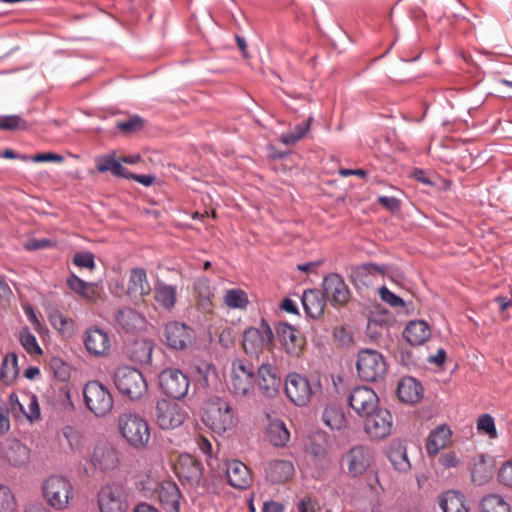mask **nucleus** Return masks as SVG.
I'll return each instance as SVG.
<instances>
[{
	"instance_id": "obj_1",
	"label": "nucleus",
	"mask_w": 512,
	"mask_h": 512,
	"mask_svg": "<svg viewBox=\"0 0 512 512\" xmlns=\"http://www.w3.org/2000/svg\"><path fill=\"white\" fill-rule=\"evenodd\" d=\"M121 436L135 449L147 447L150 440V427L145 418L133 413H124L118 418Z\"/></svg>"
},
{
	"instance_id": "obj_2",
	"label": "nucleus",
	"mask_w": 512,
	"mask_h": 512,
	"mask_svg": "<svg viewBox=\"0 0 512 512\" xmlns=\"http://www.w3.org/2000/svg\"><path fill=\"white\" fill-rule=\"evenodd\" d=\"M42 495L50 507L61 511L66 509L72 500L73 487L66 477L51 475L42 484Z\"/></svg>"
},
{
	"instance_id": "obj_3",
	"label": "nucleus",
	"mask_w": 512,
	"mask_h": 512,
	"mask_svg": "<svg viewBox=\"0 0 512 512\" xmlns=\"http://www.w3.org/2000/svg\"><path fill=\"white\" fill-rule=\"evenodd\" d=\"M202 420L217 434H222L235 425L232 407L220 398H215L207 404Z\"/></svg>"
},
{
	"instance_id": "obj_4",
	"label": "nucleus",
	"mask_w": 512,
	"mask_h": 512,
	"mask_svg": "<svg viewBox=\"0 0 512 512\" xmlns=\"http://www.w3.org/2000/svg\"><path fill=\"white\" fill-rule=\"evenodd\" d=\"M117 390L131 400L140 399L147 391L148 385L143 374L129 366L119 367L114 373Z\"/></svg>"
},
{
	"instance_id": "obj_5",
	"label": "nucleus",
	"mask_w": 512,
	"mask_h": 512,
	"mask_svg": "<svg viewBox=\"0 0 512 512\" xmlns=\"http://www.w3.org/2000/svg\"><path fill=\"white\" fill-rule=\"evenodd\" d=\"M84 403L96 417H104L113 408V397L109 389L97 380L88 381L83 387Z\"/></svg>"
},
{
	"instance_id": "obj_6",
	"label": "nucleus",
	"mask_w": 512,
	"mask_h": 512,
	"mask_svg": "<svg viewBox=\"0 0 512 512\" xmlns=\"http://www.w3.org/2000/svg\"><path fill=\"white\" fill-rule=\"evenodd\" d=\"M321 388L320 382L312 384L307 377L291 372L285 379V393L288 399L296 406H306L312 395Z\"/></svg>"
},
{
	"instance_id": "obj_7",
	"label": "nucleus",
	"mask_w": 512,
	"mask_h": 512,
	"mask_svg": "<svg viewBox=\"0 0 512 512\" xmlns=\"http://www.w3.org/2000/svg\"><path fill=\"white\" fill-rule=\"evenodd\" d=\"M356 368L358 376L368 382L383 379L387 371L384 357L376 350L362 349L358 353Z\"/></svg>"
},
{
	"instance_id": "obj_8",
	"label": "nucleus",
	"mask_w": 512,
	"mask_h": 512,
	"mask_svg": "<svg viewBox=\"0 0 512 512\" xmlns=\"http://www.w3.org/2000/svg\"><path fill=\"white\" fill-rule=\"evenodd\" d=\"M230 389L236 395H247L253 388L255 369L253 364L242 358L232 361Z\"/></svg>"
},
{
	"instance_id": "obj_9",
	"label": "nucleus",
	"mask_w": 512,
	"mask_h": 512,
	"mask_svg": "<svg viewBox=\"0 0 512 512\" xmlns=\"http://www.w3.org/2000/svg\"><path fill=\"white\" fill-rule=\"evenodd\" d=\"M159 386L167 397L179 400L187 395L190 382L181 370L167 368L159 374Z\"/></svg>"
},
{
	"instance_id": "obj_10",
	"label": "nucleus",
	"mask_w": 512,
	"mask_h": 512,
	"mask_svg": "<svg viewBox=\"0 0 512 512\" xmlns=\"http://www.w3.org/2000/svg\"><path fill=\"white\" fill-rule=\"evenodd\" d=\"M273 337L270 325L265 319H261L257 328L250 327L244 331L243 349L246 354L256 355L271 344Z\"/></svg>"
},
{
	"instance_id": "obj_11",
	"label": "nucleus",
	"mask_w": 512,
	"mask_h": 512,
	"mask_svg": "<svg viewBox=\"0 0 512 512\" xmlns=\"http://www.w3.org/2000/svg\"><path fill=\"white\" fill-rule=\"evenodd\" d=\"M98 506L101 512H126L127 495L119 484H107L98 492Z\"/></svg>"
},
{
	"instance_id": "obj_12",
	"label": "nucleus",
	"mask_w": 512,
	"mask_h": 512,
	"mask_svg": "<svg viewBox=\"0 0 512 512\" xmlns=\"http://www.w3.org/2000/svg\"><path fill=\"white\" fill-rule=\"evenodd\" d=\"M364 430L373 440L387 437L392 430V415L387 409L376 408L364 417Z\"/></svg>"
},
{
	"instance_id": "obj_13",
	"label": "nucleus",
	"mask_w": 512,
	"mask_h": 512,
	"mask_svg": "<svg viewBox=\"0 0 512 512\" xmlns=\"http://www.w3.org/2000/svg\"><path fill=\"white\" fill-rule=\"evenodd\" d=\"M155 418L161 429H175L184 423L186 412L177 403L162 399L156 404Z\"/></svg>"
},
{
	"instance_id": "obj_14",
	"label": "nucleus",
	"mask_w": 512,
	"mask_h": 512,
	"mask_svg": "<svg viewBox=\"0 0 512 512\" xmlns=\"http://www.w3.org/2000/svg\"><path fill=\"white\" fill-rule=\"evenodd\" d=\"M343 462L348 475L355 478L368 470L373 462V454L368 447L357 445L343 455Z\"/></svg>"
},
{
	"instance_id": "obj_15",
	"label": "nucleus",
	"mask_w": 512,
	"mask_h": 512,
	"mask_svg": "<svg viewBox=\"0 0 512 512\" xmlns=\"http://www.w3.org/2000/svg\"><path fill=\"white\" fill-rule=\"evenodd\" d=\"M174 470L182 484L190 487L198 486L203 475L201 463L190 454H181Z\"/></svg>"
},
{
	"instance_id": "obj_16",
	"label": "nucleus",
	"mask_w": 512,
	"mask_h": 512,
	"mask_svg": "<svg viewBox=\"0 0 512 512\" xmlns=\"http://www.w3.org/2000/svg\"><path fill=\"white\" fill-rule=\"evenodd\" d=\"M348 402L358 416L364 417L378 408L379 398L373 389L358 386L350 392Z\"/></svg>"
},
{
	"instance_id": "obj_17",
	"label": "nucleus",
	"mask_w": 512,
	"mask_h": 512,
	"mask_svg": "<svg viewBox=\"0 0 512 512\" xmlns=\"http://www.w3.org/2000/svg\"><path fill=\"white\" fill-rule=\"evenodd\" d=\"M323 292L333 306H344L351 297L350 290L343 277L337 273H330L322 282Z\"/></svg>"
},
{
	"instance_id": "obj_18",
	"label": "nucleus",
	"mask_w": 512,
	"mask_h": 512,
	"mask_svg": "<svg viewBox=\"0 0 512 512\" xmlns=\"http://www.w3.org/2000/svg\"><path fill=\"white\" fill-rule=\"evenodd\" d=\"M257 386L261 394L267 398H275L281 389L282 380L278 369L267 363H263L257 370Z\"/></svg>"
},
{
	"instance_id": "obj_19",
	"label": "nucleus",
	"mask_w": 512,
	"mask_h": 512,
	"mask_svg": "<svg viewBox=\"0 0 512 512\" xmlns=\"http://www.w3.org/2000/svg\"><path fill=\"white\" fill-rule=\"evenodd\" d=\"M163 336L170 348L183 350L192 341L193 331L185 323L171 321L165 325Z\"/></svg>"
},
{
	"instance_id": "obj_20",
	"label": "nucleus",
	"mask_w": 512,
	"mask_h": 512,
	"mask_svg": "<svg viewBox=\"0 0 512 512\" xmlns=\"http://www.w3.org/2000/svg\"><path fill=\"white\" fill-rule=\"evenodd\" d=\"M223 469L227 483L231 487L244 490L251 486L253 478L250 469L240 460L225 461Z\"/></svg>"
},
{
	"instance_id": "obj_21",
	"label": "nucleus",
	"mask_w": 512,
	"mask_h": 512,
	"mask_svg": "<svg viewBox=\"0 0 512 512\" xmlns=\"http://www.w3.org/2000/svg\"><path fill=\"white\" fill-rule=\"evenodd\" d=\"M90 461L102 472L114 470L119 465L118 451L108 443L98 444L93 449Z\"/></svg>"
},
{
	"instance_id": "obj_22",
	"label": "nucleus",
	"mask_w": 512,
	"mask_h": 512,
	"mask_svg": "<svg viewBox=\"0 0 512 512\" xmlns=\"http://www.w3.org/2000/svg\"><path fill=\"white\" fill-rule=\"evenodd\" d=\"M294 465L289 460H272L265 468V478L271 484H284L294 475Z\"/></svg>"
},
{
	"instance_id": "obj_23",
	"label": "nucleus",
	"mask_w": 512,
	"mask_h": 512,
	"mask_svg": "<svg viewBox=\"0 0 512 512\" xmlns=\"http://www.w3.org/2000/svg\"><path fill=\"white\" fill-rule=\"evenodd\" d=\"M276 333L280 344L285 352L291 356H297L301 352L302 342L299 338V332L287 323H279L276 327Z\"/></svg>"
},
{
	"instance_id": "obj_24",
	"label": "nucleus",
	"mask_w": 512,
	"mask_h": 512,
	"mask_svg": "<svg viewBox=\"0 0 512 512\" xmlns=\"http://www.w3.org/2000/svg\"><path fill=\"white\" fill-rule=\"evenodd\" d=\"M84 345L91 355L102 356L110 348V339L104 330L90 328L85 332Z\"/></svg>"
},
{
	"instance_id": "obj_25",
	"label": "nucleus",
	"mask_w": 512,
	"mask_h": 512,
	"mask_svg": "<svg viewBox=\"0 0 512 512\" xmlns=\"http://www.w3.org/2000/svg\"><path fill=\"white\" fill-rule=\"evenodd\" d=\"M326 300L324 292L318 289L304 291L301 298L306 315L312 319H318L322 316L326 307Z\"/></svg>"
},
{
	"instance_id": "obj_26",
	"label": "nucleus",
	"mask_w": 512,
	"mask_h": 512,
	"mask_svg": "<svg viewBox=\"0 0 512 512\" xmlns=\"http://www.w3.org/2000/svg\"><path fill=\"white\" fill-rule=\"evenodd\" d=\"M180 497V490L174 482L164 481L160 484L158 498L166 512H179Z\"/></svg>"
},
{
	"instance_id": "obj_27",
	"label": "nucleus",
	"mask_w": 512,
	"mask_h": 512,
	"mask_svg": "<svg viewBox=\"0 0 512 512\" xmlns=\"http://www.w3.org/2000/svg\"><path fill=\"white\" fill-rule=\"evenodd\" d=\"M115 320L123 330L129 333L143 330L146 327V318L129 307L120 309L115 315Z\"/></svg>"
},
{
	"instance_id": "obj_28",
	"label": "nucleus",
	"mask_w": 512,
	"mask_h": 512,
	"mask_svg": "<svg viewBox=\"0 0 512 512\" xmlns=\"http://www.w3.org/2000/svg\"><path fill=\"white\" fill-rule=\"evenodd\" d=\"M493 465L490 457L480 454L473 458L470 465L471 481L478 485L486 484L492 477Z\"/></svg>"
},
{
	"instance_id": "obj_29",
	"label": "nucleus",
	"mask_w": 512,
	"mask_h": 512,
	"mask_svg": "<svg viewBox=\"0 0 512 512\" xmlns=\"http://www.w3.org/2000/svg\"><path fill=\"white\" fill-rule=\"evenodd\" d=\"M177 286L167 284L157 279L154 283V299L157 304L167 311H171L177 303Z\"/></svg>"
},
{
	"instance_id": "obj_30",
	"label": "nucleus",
	"mask_w": 512,
	"mask_h": 512,
	"mask_svg": "<svg viewBox=\"0 0 512 512\" xmlns=\"http://www.w3.org/2000/svg\"><path fill=\"white\" fill-rule=\"evenodd\" d=\"M451 429L443 424L433 429L426 440V451L428 456H436L441 449H444L451 439Z\"/></svg>"
},
{
	"instance_id": "obj_31",
	"label": "nucleus",
	"mask_w": 512,
	"mask_h": 512,
	"mask_svg": "<svg viewBox=\"0 0 512 512\" xmlns=\"http://www.w3.org/2000/svg\"><path fill=\"white\" fill-rule=\"evenodd\" d=\"M154 343L148 339H136L132 342L129 349V357L132 362L140 366H150L152 364V353Z\"/></svg>"
},
{
	"instance_id": "obj_32",
	"label": "nucleus",
	"mask_w": 512,
	"mask_h": 512,
	"mask_svg": "<svg viewBox=\"0 0 512 512\" xmlns=\"http://www.w3.org/2000/svg\"><path fill=\"white\" fill-rule=\"evenodd\" d=\"M397 395L402 402L417 403L423 396V387L413 377H404L397 387Z\"/></svg>"
},
{
	"instance_id": "obj_33",
	"label": "nucleus",
	"mask_w": 512,
	"mask_h": 512,
	"mask_svg": "<svg viewBox=\"0 0 512 512\" xmlns=\"http://www.w3.org/2000/svg\"><path fill=\"white\" fill-rule=\"evenodd\" d=\"M430 336V327L423 320L410 321L403 331L404 339L413 346L424 344Z\"/></svg>"
},
{
	"instance_id": "obj_34",
	"label": "nucleus",
	"mask_w": 512,
	"mask_h": 512,
	"mask_svg": "<svg viewBox=\"0 0 512 512\" xmlns=\"http://www.w3.org/2000/svg\"><path fill=\"white\" fill-rule=\"evenodd\" d=\"M439 506L443 512H469L465 496L454 490L443 492L439 496Z\"/></svg>"
},
{
	"instance_id": "obj_35",
	"label": "nucleus",
	"mask_w": 512,
	"mask_h": 512,
	"mask_svg": "<svg viewBox=\"0 0 512 512\" xmlns=\"http://www.w3.org/2000/svg\"><path fill=\"white\" fill-rule=\"evenodd\" d=\"M3 457L15 467L26 464L30 457L29 449L18 440L10 441L2 449Z\"/></svg>"
},
{
	"instance_id": "obj_36",
	"label": "nucleus",
	"mask_w": 512,
	"mask_h": 512,
	"mask_svg": "<svg viewBox=\"0 0 512 512\" xmlns=\"http://www.w3.org/2000/svg\"><path fill=\"white\" fill-rule=\"evenodd\" d=\"M128 294L133 296H148L151 288L147 279V273L143 268H133L128 280Z\"/></svg>"
},
{
	"instance_id": "obj_37",
	"label": "nucleus",
	"mask_w": 512,
	"mask_h": 512,
	"mask_svg": "<svg viewBox=\"0 0 512 512\" xmlns=\"http://www.w3.org/2000/svg\"><path fill=\"white\" fill-rule=\"evenodd\" d=\"M387 457L393 467L398 471H408L411 467L407 456L405 444L400 440H394L390 443L387 450Z\"/></svg>"
},
{
	"instance_id": "obj_38",
	"label": "nucleus",
	"mask_w": 512,
	"mask_h": 512,
	"mask_svg": "<svg viewBox=\"0 0 512 512\" xmlns=\"http://www.w3.org/2000/svg\"><path fill=\"white\" fill-rule=\"evenodd\" d=\"M387 267L385 265H378L375 263H365L352 268L351 279L354 283L367 284L370 277L379 274L384 275Z\"/></svg>"
},
{
	"instance_id": "obj_39",
	"label": "nucleus",
	"mask_w": 512,
	"mask_h": 512,
	"mask_svg": "<svg viewBox=\"0 0 512 512\" xmlns=\"http://www.w3.org/2000/svg\"><path fill=\"white\" fill-rule=\"evenodd\" d=\"M66 284L70 290L84 299L93 300L96 297L95 284L82 280L75 273L68 276Z\"/></svg>"
},
{
	"instance_id": "obj_40",
	"label": "nucleus",
	"mask_w": 512,
	"mask_h": 512,
	"mask_svg": "<svg viewBox=\"0 0 512 512\" xmlns=\"http://www.w3.org/2000/svg\"><path fill=\"white\" fill-rule=\"evenodd\" d=\"M267 438L275 447H284L290 439V432L281 420L272 421L267 429Z\"/></svg>"
},
{
	"instance_id": "obj_41",
	"label": "nucleus",
	"mask_w": 512,
	"mask_h": 512,
	"mask_svg": "<svg viewBox=\"0 0 512 512\" xmlns=\"http://www.w3.org/2000/svg\"><path fill=\"white\" fill-rule=\"evenodd\" d=\"M322 420L324 424L331 430H341L346 425V417L341 408L335 405H328L325 407Z\"/></svg>"
},
{
	"instance_id": "obj_42",
	"label": "nucleus",
	"mask_w": 512,
	"mask_h": 512,
	"mask_svg": "<svg viewBox=\"0 0 512 512\" xmlns=\"http://www.w3.org/2000/svg\"><path fill=\"white\" fill-rule=\"evenodd\" d=\"M18 357L15 353H8L1 364L0 379L5 384L12 383L18 376Z\"/></svg>"
},
{
	"instance_id": "obj_43",
	"label": "nucleus",
	"mask_w": 512,
	"mask_h": 512,
	"mask_svg": "<svg viewBox=\"0 0 512 512\" xmlns=\"http://www.w3.org/2000/svg\"><path fill=\"white\" fill-rule=\"evenodd\" d=\"M481 512H511V509L503 496L489 494L481 500Z\"/></svg>"
},
{
	"instance_id": "obj_44",
	"label": "nucleus",
	"mask_w": 512,
	"mask_h": 512,
	"mask_svg": "<svg viewBox=\"0 0 512 512\" xmlns=\"http://www.w3.org/2000/svg\"><path fill=\"white\" fill-rule=\"evenodd\" d=\"M223 301L230 309H245L249 304L246 292L239 288L227 290L224 294Z\"/></svg>"
},
{
	"instance_id": "obj_45",
	"label": "nucleus",
	"mask_w": 512,
	"mask_h": 512,
	"mask_svg": "<svg viewBox=\"0 0 512 512\" xmlns=\"http://www.w3.org/2000/svg\"><path fill=\"white\" fill-rule=\"evenodd\" d=\"M146 121L141 116L130 115L125 120L116 122V128L125 135H131L141 131L145 127Z\"/></svg>"
},
{
	"instance_id": "obj_46",
	"label": "nucleus",
	"mask_w": 512,
	"mask_h": 512,
	"mask_svg": "<svg viewBox=\"0 0 512 512\" xmlns=\"http://www.w3.org/2000/svg\"><path fill=\"white\" fill-rule=\"evenodd\" d=\"M19 340L23 348L28 354L41 355L42 349L39 346L36 337L31 333L28 327H24L20 331Z\"/></svg>"
},
{
	"instance_id": "obj_47",
	"label": "nucleus",
	"mask_w": 512,
	"mask_h": 512,
	"mask_svg": "<svg viewBox=\"0 0 512 512\" xmlns=\"http://www.w3.org/2000/svg\"><path fill=\"white\" fill-rule=\"evenodd\" d=\"M28 128V122L19 115L0 116V129L3 131L26 130Z\"/></svg>"
},
{
	"instance_id": "obj_48",
	"label": "nucleus",
	"mask_w": 512,
	"mask_h": 512,
	"mask_svg": "<svg viewBox=\"0 0 512 512\" xmlns=\"http://www.w3.org/2000/svg\"><path fill=\"white\" fill-rule=\"evenodd\" d=\"M478 431L485 433L491 439L497 437V429L494 418L490 414H483L477 420Z\"/></svg>"
},
{
	"instance_id": "obj_49",
	"label": "nucleus",
	"mask_w": 512,
	"mask_h": 512,
	"mask_svg": "<svg viewBox=\"0 0 512 512\" xmlns=\"http://www.w3.org/2000/svg\"><path fill=\"white\" fill-rule=\"evenodd\" d=\"M15 498L7 486L0 484V512H14Z\"/></svg>"
},
{
	"instance_id": "obj_50",
	"label": "nucleus",
	"mask_w": 512,
	"mask_h": 512,
	"mask_svg": "<svg viewBox=\"0 0 512 512\" xmlns=\"http://www.w3.org/2000/svg\"><path fill=\"white\" fill-rule=\"evenodd\" d=\"M498 482L509 489H512V458L502 463L497 473Z\"/></svg>"
},
{
	"instance_id": "obj_51",
	"label": "nucleus",
	"mask_w": 512,
	"mask_h": 512,
	"mask_svg": "<svg viewBox=\"0 0 512 512\" xmlns=\"http://www.w3.org/2000/svg\"><path fill=\"white\" fill-rule=\"evenodd\" d=\"M73 264L80 268L93 270L95 268V256L92 252H77L73 256Z\"/></svg>"
},
{
	"instance_id": "obj_52",
	"label": "nucleus",
	"mask_w": 512,
	"mask_h": 512,
	"mask_svg": "<svg viewBox=\"0 0 512 512\" xmlns=\"http://www.w3.org/2000/svg\"><path fill=\"white\" fill-rule=\"evenodd\" d=\"M194 289L196 293L202 299L207 300V304H210V298L212 296V291L210 287V281L208 278H199L194 285Z\"/></svg>"
},
{
	"instance_id": "obj_53",
	"label": "nucleus",
	"mask_w": 512,
	"mask_h": 512,
	"mask_svg": "<svg viewBox=\"0 0 512 512\" xmlns=\"http://www.w3.org/2000/svg\"><path fill=\"white\" fill-rule=\"evenodd\" d=\"M379 295L382 301H384L385 303L389 304L392 307L404 306L403 299L394 294L385 286L379 289Z\"/></svg>"
},
{
	"instance_id": "obj_54",
	"label": "nucleus",
	"mask_w": 512,
	"mask_h": 512,
	"mask_svg": "<svg viewBox=\"0 0 512 512\" xmlns=\"http://www.w3.org/2000/svg\"><path fill=\"white\" fill-rule=\"evenodd\" d=\"M19 405H20V408H21L22 412L24 413V415L30 421L37 420L40 418V408H39L37 398L35 396H32L29 398L27 411L23 410V407L21 404H19Z\"/></svg>"
},
{
	"instance_id": "obj_55",
	"label": "nucleus",
	"mask_w": 512,
	"mask_h": 512,
	"mask_svg": "<svg viewBox=\"0 0 512 512\" xmlns=\"http://www.w3.org/2000/svg\"><path fill=\"white\" fill-rule=\"evenodd\" d=\"M115 158L113 155L105 154L96 158V168L100 173L111 172Z\"/></svg>"
},
{
	"instance_id": "obj_56",
	"label": "nucleus",
	"mask_w": 512,
	"mask_h": 512,
	"mask_svg": "<svg viewBox=\"0 0 512 512\" xmlns=\"http://www.w3.org/2000/svg\"><path fill=\"white\" fill-rule=\"evenodd\" d=\"M378 203L391 212H396L401 207V202L398 198L393 196H379L377 199Z\"/></svg>"
},
{
	"instance_id": "obj_57",
	"label": "nucleus",
	"mask_w": 512,
	"mask_h": 512,
	"mask_svg": "<svg viewBox=\"0 0 512 512\" xmlns=\"http://www.w3.org/2000/svg\"><path fill=\"white\" fill-rule=\"evenodd\" d=\"M460 458L456 455L455 452H448L440 456L439 464L444 469L455 468L460 464Z\"/></svg>"
},
{
	"instance_id": "obj_58",
	"label": "nucleus",
	"mask_w": 512,
	"mask_h": 512,
	"mask_svg": "<svg viewBox=\"0 0 512 512\" xmlns=\"http://www.w3.org/2000/svg\"><path fill=\"white\" fill-rule=\"evenodd\" d=\"M236 333L233 328L226 327L219 334V343L224 348H229L235 341Z\"/></svg>"
},
{
	"instance_id": "obj_59",
	"label": "nucleus",
	"mask_w": 512,
	"mask_h": 512,
	"mask_svg": "<svg viewBox=\"0 0 512 512\" xmlns=\"http://www.w3.org/2000/svg\"><path fill=\"white\" fill-rule=\"evenodd\" d=\"M10 429L9 409L6 405L0 404V434L8 432Z\"/></svg>"
},
{
	"instance_id": "obj_60",
	"label": "nucleus",
	"mask_w": 512,
	"mask_h": 512,
	"mask_svg": "<svg viewBox=\"0 0 512 512\" xmlns=\"http://www.w3.org/2000/svg\"><path fill=\"white\" fill-rule=\"evenodd\" d=\"M32 160L34 162H62L63 156L55 153H38Z\"/></svg>"
},
{
	"instance_id": "obj_61",
	"label": "nucleus",
	"mask_w": 512,
	"mask_h": 512,
	"mask_svg": "<svg viewBox=\"0 0 512 512\" xmlns=\"http://www.w3.org/2000/svg\"><path fill=\"white\" fill-rule=\"evenodd\" d=\"M310 454L313 458H315L317 461H327V451L325 447L319 444H312L310 448Z\"/></svg>"
},
{
	"instance_id": "obj_62",
	"label": "nucleus",
	"mask_w": 512,
	"mask_h": 512,
	"mask_svg": "<svg viewBox=\"0 0 512 512\" xmlns=\"http://www.w3.org/2000/svg\"><path fill=\"white\" fill-rule=\"evenodd\" d=\"M197 446L200 451L207 457H212V444L211 442L205 438L204 436H199L196 440Z\"/></svg>"
},
{
	"instance_id": "obj_63",
	"label": "nucleus",
	"mask_w": 512,
	"mask_h": 512,
	"mask_svg": "<svg viewBox=\"0 0 512 512\" xmlns=\"http://www.w3.org/2000/svg\"><path fill=\"white\" fill-rule=\"evenodd\" d=\"M52 245L49 239H33L26 244V248L30 251L48 248Z\"/></svg>"
},
{
	"instance_id": "obj_64",
	"label": "nucleus",
	"mask_w": 512,
	"mask_h": 512,
	"mask_svg": "<svg viewBox=\"0 0 512 512\" xmlns=\"http://www.w3.org/2000/svg\"><path fill=\"white\" fill-rule=\"evenodd\" d=\"M297 512H315V503L311 498L304 497L297 503Z\"/></svg>"
}]
</instances>
